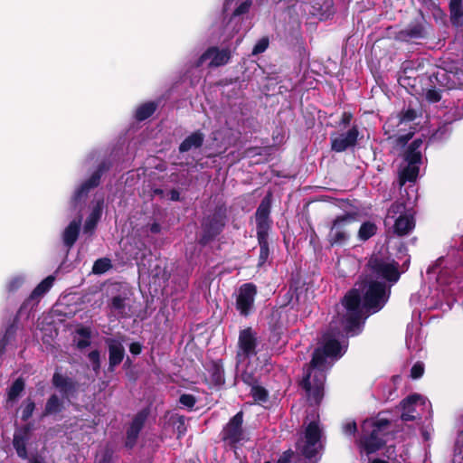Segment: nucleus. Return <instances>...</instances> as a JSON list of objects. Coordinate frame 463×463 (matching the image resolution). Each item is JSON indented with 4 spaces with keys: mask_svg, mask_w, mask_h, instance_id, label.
Masks as SVG:
<instances>
[{
    "mask_svg": "<svg viewBox=\"0 0 463 463\" xmlns=\"http://www.w3.org/2000/svg\"><path fill=\"white\" fill-rule=\"evenodd\" d=\"M362 295L360 287L353 288L342 298L341 302L345 314L341 318V324L347 336L357 335L363 330L364 318H363Z\"/></svg>",
    "mask_w": 463,
    "mask_h": 463,
    "instance_id": "obj_2",
    "label": "nucleus"
},
{
    "mask_svg": "<svg viewBox=\"0 0 463 463\" xmlns=\"http://www.w3.org/2000/svg\"><path fill=\"white\" fill-rule=\"evenodd\" d=\"M359 128L354 125L345 133H341L335 137H331V150L336 153H342L348 148L354 147L358 141Z\"/></svg>",
    "mask_w": 463,
    "mask_h": 463,
    "instance_id": "obj_15",
    "label": "nucleus"
},
{
    "mask_svg": "<svg viewBox=\"0 0 463 463\" xmlns=\"http://www.w3.org/2000/svg\"><path fill=\"white\" fill-rule=\"evenodd\" d=\"M176 430H177V432H178V436H181V435L184 434V432L186 430V427H185L184 417V416H179L177 418Z\"/></svg>",
    "mask_w": 463,
    "mask_h": 463,
    "instance_id": "obj_59",
    "label": "nucleus"
},
{
    "mask_svg": "<svg viewBox=\"0 0 463 463\" xmlns=\"http://www.w3.org/2000/svg\"><path fill=\"white\" fill-rule=\"evenodd\" d=\"M426 99L430 103H437L441 99V93L436 89H430L426 92Z\"/></svg>",
    "mask_w": 463,
    "mask_h": 463,
    "instance_id": "obj_54",
    "label": "nucleus"
},
{
    "mask_svg": "<svg viewBox=\"0 0 463 463\" xmlns=\"http://www.w3.org/2000/svg\"><path fill=\"white\" fill-rule=\"evenodd\" d=\"M232 58V52L229 48L220 49L217 46H211L207 48L196 61V67H200L204 61L210 60L208 66L210 68H216L226 65Z\"/></svg>",
    "mask_w": 463,
    "mask_h": 463,
    "instance_id": "obj_14",
    "label": "nucleus"
},
{
    "mask_svg": "<svg viewBox=\"0 0 463 463\" xmlns=\"http://www.w3.org/2000/svg\"><path fill=\"white\" fill-rule=\"evenodd\" d=\"M386 445V440L370 432L363 434L359 439V446L365 451L367 455L373 454L382 449Z\"/></svg>",
    "mask_w": 463,
    "mask_h": 463,
    "instance_id": "obj_23",
    "label": "nucleus"
},
{
    "mask_svg": "<svg viewBox=\"0 0 463 463\" xmlns=\"http://www.w3.org/2000/svg\"><path fill=\"white\" fill-rule=\"evenodd\" d=\"M241 379L245 384L250 387L259 383V377L254 370H243L241 374Z\"/></svg>",
    "mask_w": 463,
    "mask_h": 463,
    "instance_id": "obj_46",
    "label": "nucleus"
},
{
    "mask_svg": "<svg viewBox=\"0 0 463 463\" xmlns=\"http://www.w3.org/2000/svg\"><path fill=\"white\" fill-rule=\"evenodd\" d=\"M22 312H17L15 317H14L12 323H10L7 327L5 328V334L2 336V338L5 339V341L11 344L15 339L17 328H18V321H19V315Z\"/></svg>",
    "mask_w": 463,
    "mask_h": 463,
    "instance_id": "obj_40",
    "label": "nucleus"
},
{
    "mask_svg": "<svg viewBox=\"0 0 463 463\" xmlns=\"http://www.w3.org/2000/svg\"><path fill=\"white\" fill-rule=\"evenodd\" d=\"M204 134L201 130H195L187 136L179 145L178 150L180 153H185L191 149H198L202 147L204 142Z\"/></svg>",
    "mask_w": 463,
    "mask_h": 463,
    "instance_id": "obj_26",
    "label": "nucleus"
},
{
    "mask_svg": "<svg viewBox=\"0 0 463 463\" xmlns=\"http://www.w3.org/2000/svg\"><path fill=\"white\" fill-rule=\"evenodd\" d=\"M111 268V261L108 258L98 259L93 266L92 272L94 274H103Z\"/></svg>",
    "mask_w": 463,
    "mask_h": 463,
    "instance_id": "obj_44",
    "label": "nucleus"
},
{
    "mask_svg": "<svg viewBox=\"0 0 463 463\" xmlns=\"http://www.w3.org/2000/svg\"><path fill=\"white\" fill-rule=\"evenodd\" d=\"M105 344L109 352L108 372L113 373L123 361L126 355L125 348L120 341L116 338H106Z\"/></svg>",
    "mask_w": 463,
    "mask_h": 463,
    "instance_id": "obj_18",
    "label": "nucleus"
},
{
    "mask_svg": "<svg viewBox=\"0 0 463 463\" xmlns=\"http://www.w3.org/2000/svg\"><path fill=\"white\" fill-rule=\"evenodd\" d=\"M417 118V111L412 108L402 110L398 114L399 124L409 123L415 120Z\"/></svg>",
    "mask_w": 463,
    "mask_h": 463,
    "instance_id": "obj_47",
    "label": "nucleus"
},
{
    "mask_svg": "<svg viewBox=\"0 0 463 463\" xmlns=\"http://www.w3.org/2000/svg\"><path fill=\"white\" fill-rule=\"evenodd\" d=\"M81 225V218L80 217L78 220H73L69 223V225L65 228L62 234L63 244L70 250L77 241Z\"/></svg>",
    "mask_w": 463,
    "mask_h": 463,
    "instance_id": "obj_27",
    "label": "nucleus"
},
{
    "mask_svg": "<svg viewBox=\"0 0 463 463\" xmlns=\"http://www.w3.org/2000/svg\"><path fill=\"white\" fill-rule=\"evenodd\" d=\"M101 214H102V209H101V206L99 203H98L91 211V213H90V215L88 216L86 222H85V224H84V227H83V231L85 233H92L93 231L95 230L99 221L100 220L101 218Z\"/></svg>",
    "mask_w": 463,
    "mask_h": 463,
    "instance_id": "obj_33",
    "label": "nucleus"
},
{
    "mask_svg": "<svg viewBox=\"0 0 463 463\" xmlns=\"http://www.w3.org/2000/svg\"><path fill=\"white\" fill-rule=\"evenodd\" d=\"M88 359L91 364L92 370L99 373L100 371V353L98 349L92 350L88 354Z\"/></svg>",
    "mask_w": 463,
    "mask_h": 463,
    "instance_id": "obj_49",
    "label": "nucleus"
},
{
    "mask_svg": "<svg viewBox=\"0 0 463 463\" xmlns=\"http://www.w3.org/2000/svg\"><path fill=\"white\" fill-rule=\"evenodd\" d=\"M54 282L53 276H48L42 280L35 288L32 291L30 296L23 302L19 308V312H23L27 307L37 305L40 298H42L47 291L50 290Z\"/></svg>",
    "mask_w": 463,
    "mask_h": 463,
    "instance_id": "obj_20",
    "label": "nucleus"
},
{
    "mask_svg": "<svg viewBox=\"0 0 463 463\" xmlns=\"http://www.w3.org/2000/svg\"><path fill=\"white\" fill-rule=\"evenodd\" d=\"M25 389V382L23 377L15 379L7 389V402H14L21 396Z\"/></svg>",
    "mask_w": 463,
    "mask_h": 463,
    "instance_id": "obj_32",
    "label": "nucleus"
},
{
    "mask_svg": "<svg viewBox=\"0 0 463 463\" xmlns=\"http://www.w3.org/2000/svg\"><path fill=\"white\" fill-rule=\"evenodd\" d=\"M419 165H407L400 175V179L402 184L405 182H414L419 175Z\"/></svg>",
    "mask_w": 463,
    "mask_h": 463,
    "instance_id": "obj_38",
    "label": "nucleus"
},
{
    "mask_svg": "<svg viewBox=\"0 0 463 463\" xmlns=\"http://www.w3.org/2000/svg\"><path fill=\"white\" fill-rule=\"evenodd\" d=\"M227 220L226 205L224 203L216 204L213 210L202 220V233L198 243L204 247L214 241L222 232Z\"/></svg>",
    "mask_w": 463,
    "mask_h": 463,
    "instance_id": "obj_3",
    "label": "nucleus"
},
{
    "mask_svg": "<svg viewBox=\"0 0 463 463\" xmlns=\"http://www.w3.org/2000/svg\"><path fill=\"white\" fill-rule=\"evenodd\" d=\"M128 298L122 295H117L111 298L109 304V308L116 313L120 318H127L129 317L128 310H127Z\"/></svg>",
    "mask_w": 463,
    "mask_h": 463,
    "instance_id": "obj_29",
    "label": "nucleus"
},
{
    "mask_svg": "<svg viewBox=\"0 0 463 463\" xmlns=\"http://www.w3.org/2000/svg\"><path fill=\"white\" fill-rule=\"evenodd\" d=\"M357 213L346 212L337 215L331 222L326 236V241L331 248L342 247L349 241L351 237L349 228L357 221Z\"/></svg>",
    "mask_w": 463,
    "mask_h": 463,
    "instance_id": "obj_6",
    "label": "nucleus"
},
{
    "mask_svg": "<svg viewBox=\"0 0 463 463\" xmlns=\"http://www.w3.org/2000/svg\"><path fill=\"white\" fill-rule=\"evenodd\" d=\"M24 284V279L22 277H14L12 278L7 285H6V289L8 292H14L16 290H18L22 285Z\"/></svg>",
    "mask_w": 463,
    "mask_h": 463,
    "instance_id": "obj_51",
    "label": "nucleus"
},
{
    "mask_svg": "<svg viewBox=\"0 0 463 463\" xmlns=\"http://www.w3.org/2000/svg\"><path fill=\"white\" fill-rule=\"evenodd\" d=\"M169 199L174 202H178L181 200L180 198V193L177 189H172L169 192Z\"/></svg>",
    "mask_w": 463,
    "mask_h": 463,
    "instance_id": "obj_62",
    "label": "nucleus"
},
{
    "mask_svg": "<svg viewBox=\"0 0 463 463\" xmlns=\"http://www.w3.org/2000/svg\"><path fill=\"white\" fill-rule=\"evenodd\" d=\"M330 358L317 347L315 348L309 363L303 367L304 374L299 386L305 391L307 402L311 406H318L325 396L326 371L331 367Z\"/></svg>",
    "mask_w": 463,
    "mask_h": 463,
    "instance_id": "obj_1",
    "label": "nucleus"
},
{
    "mask_svg": "<svg viewBox=\"0 0 463 463\" xmlns=\"http://www.w3.org/2000/svg\"><path fill=\"white\" fill-rule=\"evenodd\" d=\"M63 410V401L57 394L53 393L47 399L42 416L54 415L61 412Z\"/></svg>",
    "mask_w": 463,
    "mask_h": 463,
    "instance_id": "obj_30",
    "label": "nucleus"
},
{
    "mask_svg": "<svg viewBox=\"0 0 463 463\" xmlns=\"http://www.w3.org/2000/svg\"><path fill=\"white\" fill-rule=\"evenodd\" d=\"M250 395L257 402H267L269 401L268 391L259 383L250 387Z\"/></svg>",
    "mask_w": 463,
    "mask_h": 463,
    "instance_id": "obj_43",
    "label": "nucleus"
},
{
    "mask_svg": "<svg viewBox=\"0 0 463 463\" xmlns=\"http://www.w3.org/2000/svg\"><path fill=\"white\" fill-rule=\"evenodd\" d=\"M150 411L148 408H144L137 412V414L133 417L129 426L126 430V439L124 442V447L131 450L137 445V439L139 438L140 432L145 427L146 421L148 419Z\"/></svg>",
    "mask_w": 463,
    "mask_h": 463,
    "instance_id": "obj_11",
    "label": "nucleus"
},
{
    "mask_svg": "<svg viewBox=\"0 0 463 463\" xmlns=\"http://www.w3.org/2000/svg\"><path fill=\"white\" fill-rule=\"evenodd\" d=\"M391 425V420L388 419H376L371 422L372 433L384 439L389 434L388 428Z\"/></svg>",
    "mask_w": 463,
    "mask_h": 463,
    "instance_id": "obj_36",
    "label": "nucleus"
},
{
    "mask_svg": "<svg viewBox=\"0 0 463 463\" xmlns=\"http://www.w3.org/2000/svg\"><path fill=\"white\" fill-rule=\"evenodd\" d=\"M377 232V226L374 222L370 221L364 222L361 224L358 231V239L365 241L374 236Z\"/></svg>",
    "mask_w": 463,
    "mask_h": 463,
    "instance_id": "obj_37",
    "label": "nucleus"
},
{
    "mask_svg": "<svg viewBox=\"0 0 463 463\" xmlns=\"http://www.w3.org/2000/svg\"><path fill=\"white\" fill-rule=\"evenodd\" d=\"M158 104L156 101H147L138 106L135 111V119L144 121L149 118L156 110Z\"/></svg>",
    "mask_w": 463,
    "mask_h": 463,
    "instance_id": "obj_31",
    "label": "nucleus"
},
{
    "mask_svg": "<svg viewBox=\"0 0 463 463\" xmlns=\"http://www.w3.org/2000/svg\"><path fill=\"white\" fill-rule=\"evenodd\" d=\"M112 451L106 449L98 463H112Z\"/></svg>",
    "mask_w": 463,
    "mask_h": 463,
    "instance_id": "obj_61",
    "label": "nucleus"
},
{
    "mask_svg": "<svg viewBox=\"0 0 463 463\" xmlns=\"http://www.w3.org/2000/svg\"><path fill=\"white\" fill-rule=\"evenodd\" d=\"M35 402L34 401L28 397L24 399L21 404L22 408V415L21 419L23 421H27L32 416L35 410Z\"/></svg>",
    "mask_w": 463,
    "mask_h": 463,
    "instance_id": "obj_41",
    "label": "nucleus"
},
{
    "mask_svg": "<svg viewBox=\"0 0 463 463\" xmlns=\"http://www.w3.org/2000/svg\"><path fill=\"white\" fill-rule=\"evenodd\" d=\"M428 23L421 17L411 21L404 29L396 33V39L405 43H416L428 37Z\"/></svg>",
    "mask_w": 463,
    "mask_h": 463,
    "instance_id": "obj_12",
    "label": "nucleus"
},
{
    "mask_svg": "<svg viewBox=\"0 0 463 463\" xmlns=\"http://www.w3.org/2000/svg\"><path fill=\"white\" fill-rule=\"evenodd\" d=\"M269 326L273 335L279 340L283 334V325L280 322V313L278 310L271 314Z\"/></svg>",
    "mask_w": 463,
    "mask_h": 463,
    "instance_id": "obj_39",
    "label": "nucleus"
},
{
    "mask_svg": "<svg viewBox=\"0 0 463 463\" xmlns=\"http://www.w3.org/2000/svg\"><path fill=\"white\" fill-rule=\"evenodd\" d=\"M33 430V423L28 422L16 430L14 433L13 446L17 456L22 459H26L28 458L27 442L30 439V435Z\"/></svg>",
    "mask_w": 463,
    "mask_h": 463,
    "instance_id": "obj_17",
    "label": "nucleus"
},
{
    "mask_svg": "<svg viewBox=\"0 0 463 463\" xmlns=\"http://www.w3.org/2000/svg\"><path fill=\"white\" fill-rule=\"evenodd\" d=\"M111 167V163L108 160H104L99 164L96 170L92 173L90 178L84 181L80 186L74 192L71 204L76 209L78 203L86 197L91 189L98 187L100 184L102 175L108 172Z\"/></svg>",
    "mask_w": 463,
    "mask_h": 463,
    "instance_id": "obj_8",
    "label": "nucleus"
},
{
    "mask_svg": "<svg viewBox=\"0 0 463 463\" xmlns=\"http://www.w3.org/2000/svg\"><path fill=\"white\" fill-rule=\"evenodd\" d=\"M252 5V0H245L243 1L232 13V17L241 16L249 13L250 8Z\"/></svg>",
    "mask_w": 463,
    "mask_h": 463,
    "instance_id": "obj_50",
    "label": "nucleus"
},
{
    "mask_svg": "<svg viewBox=\"0 0 463 463\" xmlns=\"http://www.w3.org/2000/svg\"><path fill=\"white\" fill-rule=\"evenodd\" d=\"M179 404L187 408L189 411H192L196 404L197 399L194 395L190 393H183L179 397Z\"/></svg>",
    "mask_w": 463,
    "mask_h": 463,
    "instance_id": "obj_48",
    "label": "nucleus"
},
{
    "mask_svg": "<svg viewBox=\"0 0 463 463\" xmlns=\"http://www.w3.org/2000/svg\"><path fill=\"white\" fill-rule=\"evenodd\" d=\"M424 373V364L421 362L415 363L411 369V377L412 379H419Z\"/></svg>",
    "mask_w": 463,
    "mask_h": 463,
    "instance_id": "obj_53",
    "label": "nucleus"
},
{
    "mask_svg": "<svg viewBox=\"0 0 463 463\" xmlns=\"http://www.w3.org/2000/svg\"><path fill=\"white\" fill-rule=\"evenodd\" d=\"M269 46V39L261 38L253 47L252 54H259L267 50Z\"/></svg>",
    "mask_w": 463,
    "mask_h": 463,
    "instance_id": "obj_56",
    "label": "nucleus"
},
{
    "mask_svg": "<svg viewBox=\"0 0 463 463\" xmlns=\"http://www.w3.org/2000/svg\"><path fill=\"white\" fill-rule=\"evenodd\" d=\"M422 144L421 138L413 139L403 153L404 161L409 165H420L422 160L420 147Z\"/></svg>",
    "mask_w": 463,
    "mask_h": 463,
    "instance_id": "obj_24",
    "label": "nucleus"
},
{
    "mask_svg": "<svg viewBox=\"0 0 463 463\" xmlns=\"http://www.w3.org/2000/svg\"><path fill=\"white\" fill-rule=\"evenodd\" d=\"M243 421L244 413L242 411H240L229 420L220 432L221 440L225 446L234 451H236L239 446H241L244 441L249 440L243 428Z\"/></svg>",
    "mask_w": 463,
    "mask_h": 463,
    "instance_id": "obj_7",
    "label": "nucleus"
},
{
    "mask_svg": "<svg viewBox=\"0 0 463 463\" xmlns=\"http://www.w3.org/2000/svg\"><path fill=\"white\" fill-rule=\"evenodd\" d=\"M207 371L209 373L210 386L217 389L225 384L223 363L222 359L211 361Z\"/></svg>",
    "mask_w": 463,
    "mask_h": 463,
    "instance_id": "obj_22",
    "label": "nucleus"
},
{
    "mask_svg": "<svg viewBox=\"0 0 463 463\" xmlns=\"http://www.w3.org/2000/svg\"><path fill=\"white\" fill-rule=\"evenodd\" d=\"M143 349L142 345L139 342H133L129 345V352L133 355H138L141 354Z\"/></svg>",
    "mask_w": 463,
    "mask_h": 463,
    "instance_id": "obj_58",
    "label": "nucleus"
},
{
    "mask_svg": "<svg viewBox=\"0 0 463 463\" xmlns=\"http://www.w3.org/2000/svg\"><path fill=\"white\" fill-rule=\"evenodd\" d=\"M257 334L251 327L240 331L238 345L245 357L250 358L257 354Z\"/></svg>",
    "mask_w": 463,
    "mask_h": 463,
    "instance_id": "obj_19",
    "label": "nucleus"
},
{
    "mask_svg": "<svg viewBox=\"0 0 463 463\" xmlns=\"http://www.w3.org/2000/svg\"><path fill=\"white\" fill-rule=\"evenodd\" d=\"M52 385L59 390L62 398L69 399L78 390V383L71 377L55 372L52 379Z\"/></svg>",
    "mask_w": 463,
    "mask_h": 463,
    "instance_id": "obj_21",
    "label": "nucleus"
},
{
    "mask_svg": "<svg viewBox=\"0 0 463 463\" xmlns=\"http://www.w3.org/2000/svg\"><path fill=\"white\" fill-rule=\"evenodd\" d=\"M357 430V426L354 421L348 422L344 426L345 433L348 435H354Z\"/></svg>",
    "mask_w": 463,
    "mask_h": 463,
    "instance_id": "obj_60",
    "label": "nucleus"
},
{
    "mask_svg": "<svg viewBox=\"0 0 463 463\" xmlns=\"http://www.w3.org/2000/svg\"><path fill=\"white\" fill-rule=\"evenodd\" d=\"M257 286L251 282L242 284L239 288L235 307L241 317H247L255 310Z\"/></svg>",
    "mask_w": 463,
    "mask_h": 463,
    "instance_id": "obj_9",
    "label": "nucleus"
},
{
    "mask_svg": "<svg viewBox=\"0 0 463 463\" xmlns=\"http://www.w3.org/2000/svg\"><path fill=\"white\" fill-rule=\"evenodd\" d=\"M414 133L410 131L407 134L395 137L394 145L397 147H403L412 138Z\"/></svg>",
    "mask_w": 463,
    "mask_h": 463,
    "instance_id": "obj_52",
    "label": "nucleus"
},
{
    "mask_svg": "<svg viewBox=\"0 0 463 463\" xmlns=\"http://www.w3.org/2000/svg\"><path fill=\"white\" fill-rule=\"evenodd\" d=\"M405 205L403 203H392L388 210L387 219H394L397 213L400 216L396 218L393 224V232L398 236H404L410 233L415 227V220L411 214L403 213Z\"/></svg>",
    "mask_w": 463,
    "mask_h": 463,
    "instance_id": "obj_10",
    "label": "nucleus"
},
{
    "mask_svg": "<svg viewBox=\"0 0 463 463\" xmlns=\"http://www.w3.org/2000/svg\"><path fill=\"white\" fill-rule=\"evenodd\" d=\"M421 396L419 393H412L408 395L401 402V406L403 411H413V406L420 400Z\"/></svg>",
    "mask_w": 463,
    "mask_h": 463,
    "instance_id": "obj_45",
    "label": "nucleus"
},
{
    "mask_svg": "<svg viewBox=\"0 0 463 463\" xmlns=\"http://www.w3.org/2000/svg\"><path fill=\"white\" fill-rule=\"evenodd\" d=\"M411 411H404L402 415L401 419L403 421H411L414 420L415 417L411 414Z\"/></svg>",
    "mask_w": 463,
    "mask_h": 463,
    "instance_id": "obj_63",
    "label": "nucleus"
},
{
    "mask_svg": "<svg viewBox=\"0 0 463 463\" xmlns=\"http://www.w3.org/2000/svg\"><path fill=\"white\" fill-rule=\"evenodd\" d=\"M449 11H450V20L452 23H456L461 17H463L462 0H450Z\"/></svg>",
    "mask_w": 463,
    "mask_h": 463,
    "instance_id": "obj_42",
    "label": "nucleus"
},
{
    "mask_svg": "<svg viewBox=\"0 0 463 463\" xmlns=\"http://www.w3.org/2000/svg\"><path fill=\"white\" fill-rule=\"evenodd\" d=\"M312 8L320 20L327 19L335 13L333 0H315Z\"/></svg>",
    "mask_w": 463,
    "mask_h": 463,
    "instance_id": "obj_28",
    "label": "nucleus"
},
{
    "mask_svg": "<svg viewBox=\"0 0 463 463\" xmlns=\"http://www.w3.org/2000/svg\"><path fill=\"white\" fill-rule=\"evenodd\" d=\"M257 241L260 246L257 268H262L270 259L271 250L269 242V232H257Z\"/></svg>",
    "mask_w": 463,
    "mask_h": 463,
    "instance_id": "obj_25",
    "label": "nucleus"
},
{
    "mask_svg": "<svg viewBox=\"0 0 463 463\" xmlns=\"http://www.w3.org/2000/svg\"><path fill=\"white\" fill-rule=\"evenodd\" d=\"M367 266L376 280L382 279V282L388 283L390 288L399 281L402 275L400 264L389 257L373 254Z\"/></svg>",
    "mask_w": 463,
    "mask_h": 463,
    "instance_id": "obj_5",
    "label": "nucleus"
},
{
    "mask_svg": "<svg viewBox=\"0 0 463 463\" xmlns=\"http://www.w3.org/2000/svg\"><path fill=\"white\" fill-rule=\"evenodd\" d=\"M354 116L353 113L350 111H345L343 112L340 121L338 123L339 128H345L348 127L353 119Z\"/></svg>",
    "mask_w": 463,
    "mask_h": 463,
    "instance_id": "obj_57",
    "label": "nucleus"
},
{
    "mask_svg": "<svg viewBox=\"0 0 463 463\" xmlns=\"http://www.w3.org/2000/svg\"><path fill=\"white\" fill-rule=\"evenodd\" d=\"M272 200L273 194L271 191H268L256 210L255 220L257 232H269L271 228L272 220L270 218V213Z\"/></svg>",
    "mask_w": 463,
    "mask_h": 463,
    "instance_id": "obj_13",
    "label": "nucleus"
},
{
    "mask_svg": "<svg viewBox=\"0 0 463 463\" xmlns=\"http://www.w3.org/2000/svg\"><path fill=\"white\" fill-rule=\"evenodd\" d=\"M296 457L298 458L295 463H300V457H303L305 463H317V454L321 448L320 443H308V440L298 439L295 444Z\"/></svg>",
    "mask_w": 463,
    "mask_h": 463,
    "instance_id": "obj_16",
    "label": "nucleus"
},
{
    "mask_svg": "<svg viewBox=\"0 0 463 463\" xmlns=\"http://www.w3.org/2000/svg\"><path fill=\"white\" fill-rule=\"evenodd\" d=\"M363 294V307L370 312L380 311L387 303L391 288L379 280L364 281L359 284Z\"/></svg>",
    "mask_w": 463,
    "mask_h": 463,
    "instance_id": "obj_4",
    "label": "nucleus"
},
{
    "mask_svg": "<svg viewBox=\"0 0 463 463\" xmlns=\"http://www.w3.org/2000/svg\"><path fill=\"white\" fill-rule=\"evenodd\" d=\"M294 457H296V452L288 449L282 452L276 463H291Z\"/></svg>",
    "mask_w": 463,
    "mask_h": 463,
    "instance_id": "obj_55",
    "label": "nucleus"
},
{
    "mask_svg": "<svg viewBox=\"0 0 463 463\" xmlns=\"http://www.w3.org/2000/svg\"><path fill=\"white\" fill-rule=\"evenodd\" d=\"M317 348L330 358H337L338 356H341V345L336 339H328L322 346H318Z\"/></svg>",
    "mask_w": 463,
    "mask_h": 463,
    "instance_id": "obj_34",
    "label": "nucleus"
},
{
    "mask_svg": "<svg viewBox=\"0 0 463 463\" xmlns=\"http://www.w3.org/2000/svg\"><path fill=\"white\" fill-rule=\"evenodd\" d=\"M149 231L154 234H157L161 232V225L158 222H153L149 227Z\"/></svg>",
    "mask_w": 463,
    "mask_h": 463,
    "instance_id": "obj_64",
    "label": "nucleus"
},
{
    "mask_svg": "<svg viewBox=\"0 0 463 463\" xmlns=\"http://www.w3.org/2000/svg\"><path fill=\"white\" fill-rule=\"evenodd\" d=\"M322 432L319 428L318 422L310 421L306 427L303 439L308 440V443L316 442L320 443Z\"/></svg>",
    "mask_w": 463,
    "mask_h": 463,
    "instance_id": "obj_35",
    "label": "nucleus"
}]
</instances>
